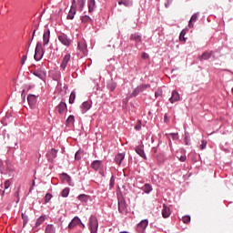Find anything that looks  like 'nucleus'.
<instances>
[{"instance_id": "23", "label": "nucleus", "mask_w": 233, "mask_h": 233, "mask_svg": "<svg viewBox=\"0 0 233 233\" xmlns=\"http://www.w3.org/2000/svg\"><path fill=\"white\" fill-rule=\"evenodd\" d=\"M125 159V153H119L115 157V163H116V165H121V163H123V160Z\"/></svg>"}, {"instance_id": "55", "label": "nucleus", "mask_w": 233, "mask_h": 233, "mask_svg": "<svg viewBox=\"0 0 233 233\" xmlns=\"http://www.w3.org/2000/svg\"><path fill=\"white\" fill-rule=\"evenodd\" d=\"M99 174L102 177H105V170H103V167H100V169H98Z\"/></svg>"}, {"instance_id": "45", "label": "nucleus", "mask_w": 233, "mask_h": 233, "mask_svg": "<svg viewBox=\"0 0 233 233\" xmlns=\"http://www.w3.org/2000/svg\"><path fill=\"white\" fill-rule=\"evenodd\" d=\"M169 137H171L174 141H177L179 139V134L177 133H169Z\"/></svg>"}, {"instance_id": "60", "label": "nucleus", "mask_w": 233, "mask_h": 233, "mask_svg": "<svg viewBox=\"0 0 233 233\" xmlns=\"http://www.w3.org/2000/svg\"><path fill=\"white\" fill-rule=\"evenodd\" d=\"M188 26L189 28H194V22H192V20L188 21Z\"/></svg>"}, {"instance_id": "27", "label": "nucleus", "mask_w": 233, "mask_h": 233, "mask_svg": "<svg viewBox=\"0 0 233 233\" xmlns=\"http://www.w3.org/2000/svg\"><path fill=\"white\" fill-rule=\"evenodd\" d=\"M87 5H88V12L89 14H92V12L96 10V0H88Z\"/></svg>"}, {"instance_id": "39", "label": "nucleus", "mask_w": 233, "mask_h": 233, "mask_svg": "<svg viewBox=\"0 0 233 233\" xmlns=\"http://www.w3.org/2000/svg\"><path fill=\"white\" fill-rule=\"evenodd\" d=\"M116 185V177L112 176L109 180V190H112Z\"/></svg>"}, {"instance_id": "62", "label": "nucleus", "mask_w": 233, "mask_h": 233, "mask_svg": "<svg viewBox=\"0 0 233 233\" xmlns=\"http://www.w3.org/2000/svg\"><path fill=\"white\" fill-rule=\"evenodd\" d=\"M78 226L80 227V228H85V224L82 223L81 220H80V223L78 224Z\"/></svg>"}, {"instance_id": "43", "label": "nucleus", "mask_w": 233, "mask_h": 233, "mask_svg": "<svg viewBox=\"0 0 233 233\" xmlns=\"http://www.w3.org/2000/svg\"><path fill=\"white\" fill-rule=\"evenodd\" d=\"M137 86H138V90H140V92H145V90H147V88H150V84H144V85H140Z\"/></svg>"}, {"instance_id": "19", "label": "nucleus", "mask_w": 233, "mask_h": 233, "mask_svg": "<svg viewBox=\"0 0 233 233\" xmlns=\"http://www.w3.org/2000/svg\"><path fill=\"white\" fill-rule=\"evenodd\" d=\"M162 217L165 218H170V208L167 204H163Z\"/></svg>"}, {"instance_id": "22", "label": "nucleus", "mask_w": 233, "mask_h": 233, "mask_svg": "<svg viewBox=\"0 0 233 233\" xmlns=\"http://www.w3.org/2000/svg\"><path fill=\"white\" fill-rule=\"evenodd\" d=\"M11 185H12V182L10 181V179H7V180L5 181V183H4V190L2 191V196H5V194H10V191L6 192V190L8 188H10Z\"/></svg>"}, {"instance_id": "47", "label": "nucleus", "mask_w": 233, "mask_h": 233, "mask_svg": "<svg viewBox=\"0 0 233 233\" xmlns=\"http://www.w3.org/2000/svg\"><path fill=\"white\" fill-rule=\"evenodd\" d=\"M187 35V32L185 30H182L179 35V41H187V38L185 35Z\"/></svg>"}, {"instance_id": "46", "label": "nucleus", "mask_w": 233, "mask_h": 233, "mask_svg": "<svg viewBox=\"0 0 233 233\" xmlns=\"http://www.w3.org/2000/svg\"><path fill=\"white\" fill-rule=\"evenodd\" d=\"M52 198H53L52 194H50V193L46 194V196L44 198L45 203L46 204L50 203V199H52Z\"/></svg>"}, {"instance_id": "11", "label": "nucleus", "mask_w": 233, "mask_h": 233, "mask_svg": "<svg viewBox=\"0 0 233 233\" xmlns=\"http://www.w3.org/2000/svg\"><path fill=\"white\" fill-rule=\"evenodd\" d=\"M27 102L31 108H35V104L37 103V96H35L34 94H29L27 96Z\"/></svg>"}, {"instance_id": "51", "label": "nucleus", "mask_w": 233, "mask_h": 233, "mask_svg": "<svg viewBox=\"0 0 233 233\" xmlns=\"http://www.w3.org/2000/svg\"><path fill=\"white\" fill-rule=\"evenodd\" d=\"M135 130H137V132H139V130H141V120H138L137 125L135 126Z\"/></svg>"}, {"instance_id": "40", "label": "nucleus", "mask_w": 233, "mask_h": 233, "mask_svg": "<svg viewBox=\"0 0 233 233\" xmlns=\"http://www.w3.org/2000/svg\"><path fill=\"white\" fill-rule=\"evenodd\" d=\"M139 94H141V91L139 90V87L137 86L133 92L131 93V97H137V96H139Z\"/></svg>"}, {"instance_id": "18", "label": "nucleus", "mask_w": 233, "mask_h": 233, "mask_svg": "<svg viewBox=\"0 0 233 233\" xmlns=\"http://www.w3.org/2000/svg\"><path fill=\"white\" fill-rule=\"evenodd\" d=\"M44 46H46L50 43V29H47L43 34Z\"/></svg>"}, {"instance_id": "25", "label": "nucleus", "mask_w": 233, "mask_h": 233, "mask_svg": "<svg viewBox=\"0 0 233 233\" xmlns=\"http://www.w3.org/2000/svg\"><path fill=\"white\" fill-rule=\"evenodd\" d=\"M141 190H143V192H145V194H150V192H152V190H154V188L152 187V185L147 183L141 187Z\"/></svg>"}, {"instance_id": "42", "label": "nucleus", "mask_w": 233, "mask_h": 233, "mask_svg": "<svg viewBox=\"0 0 233 233\" xmlns=\"http://www.w3.org/2000/svg\"><path fill=\"white\" fill-rule=\"evenodd\" d=\"M75 101H76V91H72L69 96L70 105H74Z\"/></svg>"}, {"instance_id": "36", "label": "nucleus", "mask_w": 233, "mask_h": 233, "mask_svg": "<svg viewBox=\"0 0 233 233\" xmlns=\"http://www.w3.org/2000/svg\"><path fill=\"white\" fill-rule=\"evenodd\" d=\"M184 143L187 147H190V145H191V143H190V137L188 136V132H185Z\"/></svg>"}, {"instance_id": "48", "label": "nucleus", "mask_w": 233, "mask_h": 233, "mask_svg": "<svg viewBox=\"0 0 233 233\" xmlns=\"http://www.w3.org/2000/svg\"><path fill=\"white\" fill-rule=\"evenodd\" d=\"M161 96H163V89L158 88V89L155 92V97H156V99H157V97H161Z\"/></svg>"}, {"instance_id": "29", "label": "nucleus", "mask_w": 233, "mask_h": 233, "mask_svg": "<svg viewBox=\"0 0 233 233\" xmlns=\"http://www.w3.org/2000/svg\"><path fill=\"white\" fill-rule=\"evenodd\" d=\"M107 88L110 90V92H114V90L117 88V83H116L114 80H110L107 82Z\"/></svg>"}, {"instance_id": "4", "label": "nucleus", "mask_w": 233, "mask_h": 233, "mask_svg": "<svg viewBox=\"0 0 233 233\" xmlns=\"http://www.w3.org/2000/svg\"><path fill=\"white\" fill-rule=\"evenodd\" d=\"M88 225L91 233H97V228H99V221L97 220V217L91 215Z\"/></svg>"}, {"instance_id": "24", "label": "nucleus", "mask_w": 233, "mask_h": 233, "mask_svg": "<svg viewBox=\"0 0 233 233\" xmlns=\"http://www.w3.org/2000/svg\"><path fill=\"white\" fill-rule=\"evenodd\" d=\"M61 177H62V179H64L65 181H66V183H68V185H70V187H74V184H72V177H70L66 173H62Z\"/></svg>"}, {"instance_id": "64", "label": "nucleus", "mask_w": 233, "mask_h": 233, "mask_svg": "<svg viewBox=\"0 0 233 233\" xmlns=\"http://www.w3.org/2000/svg\"><path fill=\"white\" fill-rule=\"evenodd\" d=\"M35 32H36V29H34L33 34H32L33 39H34V37H35Z\"/></svg>"}, {"instance_id": "31", "label": "nucleus", "mask_w": 233, "mask_h": 233, "mask_svg": "<svg viewBox=\"0 0 233 233\" xmlns=\"http://www.w3.org/2000/svg\"><path fill=\"white\" fill-rule=\"evenodd\" d=\"M45 233H56V227L53 224H48L46 227Z\"/></svg>"}, {"instance_id": "56", "label": "nucleus", "mask_w": 233, "mask_h": 233, "mask_svg": "<svg viewBox=\"0 0 233 233\" xmlns=\"http://www.w3.org/2000/svg\"><path fill=\"white\" fill-rule=\"evenodd\" d=\"M34 187H35V179L32 181V187H30L29 192H32V190H34Z\"/></svg>"}, {"instance_id": "41", "label": "nucleus", "mask_w": 233, "mask_h": 233, "mask_svg": "<svg viewBox=\"0 0 233 233\" xmlns=\"http://www.w3.org/2000/svg\"><path fill=\"white\" fill-rule=\"evenodd\" d=\"M82 23H92V18L89 17L87 15H85L81 17Z\"/></svg>"}, {"instance_id": "38", "label": "nucleus", "mask_w": 233, "mask_h": 233, "mask_svg": "<svg viewBox=\"0 0 233 233\" xmlns=\"http://www.w3.org/2000/svg\"><path fill=\"white\" fill-rule=\"evenodd\" d=\"M22 219L24 221L23 222L24 227H26L29 221L28 215H26V213H22Z\"/></svg>"}, {"instance_id": "10", "label": "nucleus", "mask_w": 233, "mask_h": 233, "mask_svg": "<svg viewBox=\"0 0 233 233\" xmlns=\"http://www.w3.org/2000/svg\"><path fill=\"white\" fill-rule=\"evenodd\" d=\"M147 227H148V219H144L137 224V230L139 233H145V230H147Z\"/></svg>"}, {"instance_id": "32", "label": "nucleus", "mask_w": 233, "mask_h": 233, "mask_svg": "<svg viewBox=\"0 0 233 233\" xmlns=\"http://www.w3.org/2000/svg\"><path fill=\"white\" fill-rule=\"evenodd\" d=\"M49 156L51 157H49V160L54 161V159L57 157V150L56 148H52L49 153Z\"/></svg>"}, {"instance_id": "63", "label": "nucleus", "mask_w": 233, "mask_h": 233, "mask_svg": "<svg viewBox=\"0 0 233 233\" xmlns=\"http://www.w3.org/2000/svg\"><path fill=\"white\" fill-rule=\"evenodd\" d=\"M142 57H143L144 59H147V57H148V55H147V53H143Z\"/></svg>"}, {"instance_id": "2", "label": "nucleus", "mask_w": 233, "mask_h": 233, "mask_svg": "<svg viewBox=\"0 0 233 233\" xmlns=\"http://www.w3.org/2000/svg\"><path fill=\"white\" fill-rule=\"evenodd\" d=\"M77 56H79L81 58L86 57V56H88V46L85 40L78 41Z\"/></svg>"}, {"instance_id": "57", "label": "nucleus", "mask_w": 233, "mask_h": 233, "mask_svg": "<svg viewBox=\"0 0 233 233\" xmlns=\"http://www.w3.org/2000/svg\"><path fill=\"white\" fill-rule=\"evenodd\" d=\"M221 150H223L224 152H230V149L228 147H225L223 146L220 147Z\"/></svg>"}, {"instance_id": "30", "label": "nucleus", "mask_w": 233, "mask_h": 233, "mask_svg": "<svg viewBox=\"0 0 233 233\" xmlns=\"http://www.w3.org/2000/svg\"><path fill=\"white\" fill-rule=\"evenodd\" d=\"M118 5H124V6H132L134 2L132 0H117Z\"/></svg>"}, {"instance_id": "58", "label": "nucleus", "mask_w": 233, "mask_h": 233, "mask_svg": "<svg viewBox=\"0 0 233 233\" xmlns=\"http://www.w3.org/2000/svg\"><path fill=\"white\" fill-rule=\"evenodd\" d=\"M172 5V0H167V2L165 4L166 8H168Z\"/></svg>"}, {"instance_id": "12", "label": "nucleus", "mask_w": 233, "mask_h": 233, "mask_svg": "<svg viewBox=\"0 0 233 233\" xmlns=\"http://www.w3.org/2000/svg\"><path fill=\"white\" fill-rule=\"evenodd\" d=\"M145 145L141 144V146H138L135 148V152L140 156V157H143L146 161L147 159V155L145 154Z\"/></svg>"}, {"instance_id": "52", "label": "nucleus", "mask_w": 233, "mask_h": 233, "mask_svg": "<svg viewBox=\"0 0 233 233\" xmlns=\"http://www.w3.org/2000/svg\"><path fill=\"white\" fill-rule=\"evenodd\" d=\"M32 88H35V85L29 84L25 86V90H32Z\"/></svg>"}, {"instance_id": "34", "label": "nucleus", "mask_w": 233, "mask_h": 233, "mask_svg": "<svg viewBox=\"0 0 233 233\" xmlns=\"http://www.w3.org/2000/svg\"><path fill=\"white\" fill-rule=\"evenodd\" d=\"M83 150L82 149H79L76 152L75 154V160L76 161H81V156H83Z\"/></svg>"}, {"instance_id": "3", "label": "nucleus", "mask_w": 233, "mask_h": 233, "mask_svg": "<svg viewBox=\"0 0 233 233\" xmlns=\"http://www.w3.org/2000/svg\"><path fill=\"white\" fill-rule=\"evenodd\" d=\"M43 56H45V49L43 48V44L41 42H37L35 49V61H41L43 59Z\"/></svg>"}, {"instance_id": "14", "label": "nucleus", "mask_w": 233, "mask_h": 233, "mask_svg": "<svg viewBox=\"0 0 233 233\" xmlns=\"http://www.w3.org/2000/svg\"><path fill=\"white\" fill-rule=\"evenodd\" d=\"M181 100V96L177 90H173L171 94V97L169 98V102L174 105V103H177V101Z\"/></svg>"}, {"instance_id": "50", "label": "nucleus", "mask_w": 233, "mask_h": 233, "mask_svg": "<svg viewBox=\"0 0 233 233\" xmlns=\"http://www.w3.org/2000/svg\"><path fill=\"white\" fill-rule=\"evenodd\" d=\"M178 160L181 162V163H185L187 161V155L184 153L182 154L179 157H178Z\"/></svg>"}, {"instance_id": "37", "label": "nucleus", "mask_w": 233, "mask_h": 233, "mask_svg": "<svg viewBox=\"0 0 233 233\" xmlns=\"http://www.w3.org/2000/svg\"><path fill=\"white\" fill-rule=\"evenodd\" d=\"M77 5L80 12H83V8H85V5H86V0H77Z\"/></svg>"}, {"instance_id": "6", "label": "nucleus", "mask_w": 233, "mask_h": 233, "mask_svg": "<svg viewBox=\"0 0 233 233\" xmlns=\"http://www.w3.org/2000/svg\"><path fill=\"white\" fill-rule=\"evenodd\" d=\"M31 74L35 77H38L41 81H44V83L46 82V70H45V68L41 67L39 69H35L31 71Z\"/></svg>"}, {"instance_id": "1", "label": "nucleus", "mask_w": 233, "mask_h": 233, "mask_svg": "<svg viewBox=\"0 0 233 233\" xmlns=\"http://www.w3.org/2000/svg\"><path fill=\"white\" fill-rule=\"evenodd\" d=\"M117 201H118V212L127 216L128 214V206L127 205V200L123 195H117Z\"/></svg>"}, {"instance_id": "9", "label": "nucleus", "mask_w": 233, "mask_h": 233, "mask_svg": "<svg viewBox=\"0 0 233 233\" xmlns=\"http://www.w3.org/2000/svg\"><path fill=\"white\" fill-rule=\"evenodd\" d=\"M70 59H72V56L70 55V53H66L64 56L62 62L60 64V69L62 70V72H65V70H66V66H68V63H70Z\"/></svg>"}, {"instance_id": "54", "label": "nucleus", "mask_w": 233, "mask_h": 233, "mask_svg": "<svg viewBox=\"0 0 233 233\" xmlns=\"http://www.w3.org/2000/svg\"><path fill=\"white\" fill-rule=\"evenodd\" d=\"M201 150H205V148H207V142H205L204 140L202 141V144L200 146Z\"/></svg>"}, {"instance_id": "16", "label": "nucleus", "mask_w": 233, "mask_h": 233, "mask_svg": "<svg viewBox=\"0 0 233 233\" xmlns=\"http://www.w3.org/2000/svg\"><path fill=\"white\" fill-rule=\"evenodd\" d=\"M79 223H81V218H79V217H75L68 224L67 228H69V230H72L73 228H76V227H77Z\"/></svg>"}, {"instance_id": "28", "label": "nucleus", "mask_w": 233, "mask_h": 233, "mask_svg": "<svg viewBox=\"0 0 233 233\" xmlns=\"http://www.w3.org/2000/svg\"><path fill=\"white\" fill-rule=\"evenodd\" d=\"M77 199L79 201H81V203H88V199H90V196L86 195V194H80L77 197Z\"/></svg>"}, {"instance_id": "13", "label": "nucleus", "mask_w": 233, "mask_h": 233, "mask_svg": "<svg viewBox=\"0 0 233 233\" xmlns=\"http://www.w3.org/2000/svg\"><path fill=\"white\" fill-rule=\"evenodd\" d=\"M14 121V116H12V111H8L5 117L2 118L1 123L2 125H8V123H12Z\"/></svg>"}, {"instance_id": "8", "label": "nucleus", "mask_w": 233, "mask_h": 233, "mask_svg": "<svg viewBox=\"0 0 233 233\" xmlns=\"http://www.w3.org/2000/svg\"><path fill=\"white\" fill-rule=\"evenodd\" d=\"M76 10H77V4H76V0H72L71 7L67 14L66 19H68V20L74 19Z\"/></svg>"}, {"instance_id": "53", "label": "nucleus", "mask_w": 233, "mask_h": 233, "mask_svg": "<svg viewBox=\"0 0 233 233\" xmlns=\"http://www.w3.org/2000/svg\"><path fill=\"white\" fill-rule=\"evenodd\" d=\"M27 56L26 55L23 56L21 58V65H25L26 63Z\"/></svg>"}, {"instance_id": "26", "label": "nucleus", "mask_w": 233, "mask_h": 233, "mask_svg": "<svg viewBox=\"0 0 233 233\" xmlns=\"http://www.w3.org/2000/svg\"><path fill=\"white\" fill-rule=\"evenodd\" d=\"M210 57H212V52L206 51L199 57V60L200 61H208V59H210Z\"/></svg>"}, {"instance_id": "35", "label": "nucleus", "mask_w": 233, "mask_h": 233, "mask_svg": "<svg viewBox=\"0 0 233 233\" xmlns=\"http://www.w3.org/2000/svg\"><path fill=\"white\" fill-rule=\"evenodd\" d=\"M69 194H70V187H66L61 192L62 198H68Z\"/></svg>"}, {"instance_id": "49", "label": "nucleus", "mask_w": 233, "mask_h": 233, "mask_svg": "<svg viewBox=\"0 0 233 233\" xmlns=\"http://www.w3.org/2000/svg\"><path fill=\"white\" fill-rule=\"evenodd\" d=\"M182 221H183V223H185L186 225L188 224V223H190V216H188V215L184 216V217L182 218Z\"/></svg>"}, {"instance_id": "61", "label": "nucleus", "mask_w": 233, "mask_h": 233, "mask_svg": "<svg viewBox=\"0 0 233 233\" xmlns=\"http://www.w3.org/2000/svg\"><path fill=\"white\" fill-rule=\"evenodd\" d=\"M25 95H26V89H23L21 96L25 97Z\"/></svg>"}, {"instance_id": "5", "label": "nucleus", "mask_w": 233, "mask_h": 233, "mask_svg": "<svg viewBox=\"0 0 233 233\" xmlns=\"http://www.w3.org/2000/svg\"><path fill=\"white\" fill-rule=\"evenodd\" d=\"M129 39L135 43L136 48H139V45L143 43V35L139 32L132 33Z\"/></svg>"}, {"instance_id": "59", "label": "nucleus", "mask_w": 233, "mask_h": 233, "mask_svg": "<svg viewBox=\"0 0 233 233\" xmlns=\"http://www.w3.org/2000/svg\"><path fill=\"white\" fill-rule=\"evenodd\" d=\"M164 123H168V114H165V116H164Z\"/></svg>"}, {"instance_id": "44", "label": "nucleus", "mask_w": 233, "mask_h": 233, "mask_svg": "<svg viewBox=\"0 0 233 233\" xmlns=\"http://www.w3.org/2000/svg\"><path fill=\"white\" fill-rule=\"evenodd\" d=\"M198 19H199V12L193 14L191 15L190 21H192L193 23H196V21H198Z\"/></svg>"}, {"instance_id": "21", "label": "nucleus", "mask_w": 233, "mask_h": 233, "mask_svg": "<svg viewBox=\"0 0 233 233\" xmlns=\"http://www.w3.org/2000/svg\"><path fill=\"white\" fill-rule=\"evenodd\" d=\"M82 114H86L90 108H92V104H90L88 101L83 102L82 106Z\"/></svg>"}, {"instance_id": "7", "label": "nucleus", "mask_w": 233, "mask_h": 233, "mask_svg": "<svg viewBox=\"0 0 233 233\" xmlns=\"http://www.w3.org/2000/svg\"><path fill=\"white\" fill-rule=\"evenodd\" d=\"M58 41L64 46H70V45H72V39H70L68 35H66L65 33L58 35Z\"/></svg>"}, {"instance_id": "20", "label": "nucleus", "mask_w": 233, "mask_h": 233, "mask_svg": "<svg viewBox=\"0 0 233 233\" xmlns=\"http://www.w3.org/2000/svg\"><path fill=\"white\" fill-rule=\"evenodd\" d=\"M46 219V215L40 216L36 219L34 228H37V227H41V225H43V223H45Z\"/></svg>"}, {"instance_id": "15", "label": "nucleus", "mask_w": 233, "mask_h": 233, "mask_svg": "<svg viewBox=\"0 0 233 233\" xmlns=\"http://www.w3.org/2000/svg\"><path fill=\"white\" fill-rule=\"evenodd\" d=\"M56 110H58V114L63 115L65 112H67L68 106H66V102L61 101L56 106Z\"/></svg>"}, {"instance_id": "33", "label": "nucleus", "mask_w": 233, "mask_h": 233, "mask_svg": "<svg viewBox=\"0 0 233 233\" xmlns=\"http://www.w3.org/2000/svg\"><path fill=\"white\" fill-rule=\"evenodd\" d=\"M66 125H74L76 123V117L74 115H70L67 119L66 120Z\"/></svg>"}, {"instance_id": "17", "label": "nucleus", "mask_w": 233, "mask_h": 233, "mask_svg": "<svg viewBox=\"0 0 233 233\" xmlns=\"http://www.w3.org/2000/svg\"><path fill=\"white\" fill-rule=\"evenodd\" d=\"M91 168H93V170H96V172H97V170L103 168V161H101V160H94L91 163Z\"/></svg>"}]
</instances>
